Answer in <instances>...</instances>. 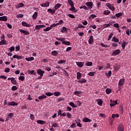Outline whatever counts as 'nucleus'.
Here are the masks:
<instances>
[{"instance_id": "obj_1", "label": "nucleus", "mask_w": 131, "mask_h": 131, "mask_svg": "<svg viewBox=\"0 0 131 131\" xmlns=\"http://www.w3.org/2000/svg\"><path fill=\"white\" fill-rule=\"evenodd\" d=\"M2 45H7V41L5 40V35L3 34L1 37V41H0V46Z\"/></svg>"}, {"instance_id": "obj_2", "label": "nucleus", "mask_w": 131, "mask_h": 131, "mask_svg": "<svg viewBox=\"0 0 131 131\" xmlns=\"http://www.w3.org/2000/svg\"><path fill=\"white\" fill-rule=\"evenodd\" d=\"M120 53H121V51L119 49H117L113 52L112 55L113 56H117L118 55H119Z\"/></svg>"}, {"instance_id": "obj_3", "label": "nucleus", "mask_w": 131, "mask_h": 131, "mask_svg": "<svg viewBox=\"0 0 131 131\" xmlns=\"http://www.w3.org/2000/svg\"><path fill=\"white\" fill-rule=\"evenodd\" d=\"M106 7L110 9V10H111V11H115V8L113 7L110 3H107L106 4Z\"/></svg>"}, {"instance_id": "obj_4", "label": "nucleus", "mask_w": 131, "mask_h": 131, "mask_svg": "<svg viewBox=\"0 0 131 131\" xmlns=\"http://www.w3.org/2000/svg\"><path fill=\"white\" fill-rule=\"evenodd\" d=\"M124 78H121L120 79L118 83L119 86H122V85L124 84Z\"/></svg>"}, {"instance_id": "obj_5", "label": "nucleus", "mask_w": 131, "mask_h": 131, "mask_svg": "<svg viewBox=\"0 0 131 131\" xmlns=\"http://www.w3.org/2000/svg\"><path fill=\"white\" fill-rule=\"evenodd\" d=\"M19 31L21 33H23L25 35H29L30 33L28 31L24 30L23 29H20Z\"/></svg>"}, {"instance_id": "obj_6", "label": "nucleus", "mask_w": 131, "mask_h": 131, "mask_svg": "<svg viewBox=\"0 0 131 131\" xmlns=\"http://www.w3.org/2000/svg\"><path fill=\"white\" fill-rule=\"evenodd\" d=\"M76 63L78 67H80V68H82L83 67V65H84V62H83L77 61L76 62Z\"/></svg>"}, {"instance_id": "obj_7", "label": "nucleus", "mask_w": 131, "mask_h": 131, "mask_svg": "<svg viewBox=\"0 0 131 131\" xmlns=\"http://www.w3.org/2000/svg\"><path fill=\"white\" fill-rule=\"evenodd\" d=\"M75 122L77 126H78L79 127H81V126H82V125L81 124V123H80L81 122L80 119H77L75 120Z\"/></svg>"}, {"instance_id": "obj_8", "label": "nucleus", "mask_w": 131, "mask_h": 131, "mask_svg": "<svg viewBox=\"0 0 131 131\" xmlns=\"http://www.w3.org/2000/svg\"><path fill=\"white\" fill-rule=\"evenodd\" d=\"M21 25H23V26H24V27H31V25L25 22V21H23L21 23Z\"/></svg>"}, {"instance_id": "obj_9", "label": "nucleus", "mask_w": 131, "mask_h": 131, "mask_svg": "<svg viewBox=\"0 0 131 131\" xmlns=\"http://www.w3.org/2000/svg\"><path fill=\"white\" fill-rule=\"evenodd\" d=\"M117 131H124V128L123 124H120L117 129Z\"/></svg>"}, {"instance_id": "obj_10", "label": "nucleus", "mask_w": 131, "mask_h": 131, "mask_svg": "<svg viewBox=\"0 0 131 131\" xmlns=\"http://www.w3.org/2000/svg\"><path fill=\"white\" fill-rule=\"evenodd\" d=\"M89 45H92L94 42V37L93 35L90 36L89 39L88 40Z\"/></svg>"}, {"instance_id": "obj_11", "label": "nucleus", "mask_w": 131, "mask_h": 131, "mask_svg": "<svg viewBox=\"0 0 131 131\" xmlns=\"http://www.w3.org/2000/svg\"><path fill=\"white\" fill-rule=\"evenodd\" d=\"M18 103L15 101H12L8 103V106H18Z\"/></svg>"}, {"instance_id": "obj_12", "label": "nucleus", "mask_w": 131, "mask_h": 131, "mask_svg": "<svg viewBox=\"0 0 131 131\" xmlns=\"http://www.w3.org/2000/svg\"><path fill=\"white\" fill-rule=\"evenodd\" d=\"M13 58L14 59H17V60H21V59H23V56H19L18 55H14L13 56Z\"/></svg>"}, {"instance_id": "obj_13", "label": "nucleus", "mask_w": 131, "mask_h": 131, "mask_svg": "<svg viewBox=\"0 0 131 131\" xmlns=\"http://www.w3.org/2000/svg\"><path fill=\"white\" fill-rule=\"evenodd\" d=\"M85 5L89 7L88 9H93V3L92 2H87Z\"/></svg>"}, {"instance_id": "obj_14", "label": "nucleus", "mask_w": 131, "mask_h": 131, "mask_svg": "<svg viewBox=\"0 0 131 131\" xmlns=\"http://www.w3.org/2000/svg\"><path fill=\"white\" fill-rule=\"evenodd\" d=\"M43 27H46V26L45 25H36L35 27V29L36 30H39L40 28H42Z\"/></svg>"}, {"instance_id": "obj_15", "label": "nucleus", "mask_w": 131, "mask_h": 131, "mask_svg": "<svg viewBox=\"0 0 131 131\" xmlns=\"http://www.w3.org/2000/svg\"><path fill=\"white\" fill-rule=\"evenodd\" d=\"M0 21H4L5 22H7L8 21V18L6 16H3L0 17Z\"/></svg>"}, {"instance_id": "obj_16", "label": "nucleus", "mask_w": 131, "mask_h": 131, "mask_svg": "<svg viewBox=\"0 0 131 131\" xmlns=\"http://www.w3.org/2000/svg\"><path fill=\"white\" fill-rule=\"evenodd\" d=\"M61 6H62L61 4L58 3L54 6V9H55V11H57V10H58L59 8H61Z\"/></svg>"}, {"instance_id": "obj_17", "label": "nucleus", "mask_w": 131, "mask_h": 131, "mask_svg": "<svg viewBox=\"0 0 131 131\" xmlns=\"http://www.w3.org/2000/svg\"><path fill=\"white\" fill-rule=\"evenodd\" d=\"M37 73L39 75L43 76V73H45V71L41 70V69H39L37 71Z\"/></svg>"}, {"instance_id": "obj_18", "label": "nucleus", "mask_w": 131, "mask_h": 131, "mask_svg": "<svg viewBox=\"0 0 131 131\" xmlns=\"http://www.w3.org/2000/svg\"><path fill=\"white\" fill-rule=\"evenodd\" d=\"M71 7L69 9L70 11L74 12V13H76V12H77V10L75 9V8L74 7V5H73V6Z\"/></svg>"}, {"instance_id": "obj_19", "label": "nucleus", "mask_w": 131, "mask_h": 131, "mask_svg": "<svg viewBox=\"0 0 131 131\" xmlns=\"http://www.w3.org/2000/svg\"><path fill=\"white\" fill-rule=\"evenodd\" d=\"M37 123H38V124H46V121L41 120H38L36 121Z\"/></svg>"}, {"instance_id": "obj_20", "label": "nucleus", "mask_w": 131, "mask_h": 131, "mask_svg": "<svg viewBox=\"0 0 131 131\" xmlns=\"http://www.w3.org/2000/svg\"><path fill=\"white\" fill-rule=\"evenodd\" d=\"M96 101L97 102V104L99 106H102V105L103 104V100L101 99H98L96 100Z\"/></svg>"}, {"instance_id": "obj_21", "label": "nucleus", "mask_w": 131, "mask_h": 131, "mask_svg": "<svg viewBox=\"0 0 131 131\" xmlns=\"http://www.w3.org/2000/svg\"><path fill=\"white\" fill-rule=\"evenodd\" d=\"M24 4L23 3H19L15 6L16 9H19V8H23Z\"/></svg>"}, {"instance_id": "obj_22", "label": "nucleus", "mask_w": 131, "mask_h": 131, "mask_svg": "<svg viewBox=\"0 0 131 131\" xmlns=\"http://www.w3.org/2000/svg\"><path fill=\"white\" fill-rule=\"evenodd\" d=\"M47 11L49 12V13H51V14H55L56 12V10L54 9H52L51 8H49L47 10Z\"/></svg>"}, {"instance_id": "obj_23", "label": "nucleus", "mask_w": 131, "mask_h": 131, "mask_svg": "<svg viewBox=\"0 0 131 131\" xmlns=\"http://www.w3.org/2000/svg\"><path fill=\"white\" fill-rule=\"evenodd\" d=\"M26 61H27L28 62H30V61H33L34 60V57H26L25 58Z\"/></svg>"}, {"instance_id": "obj_24", "label": "nucleus", "mask_w": 131, "mask_h": 131, "mask_svg": "<svg viewBox=\"0 0 131 131\" xmlns=\"http://www.w3.org/2000/svg\"><path fill=\"white\" fill-rule=\"evenodd\" d=\"M37 15H38V13L37 12H35L34 14H33L32 15L33 20H35V19L37 18Z\"/></svg>"}, {"instance_id": "obj_25", "label": "nucleus", "mask_w": 131, "mask_h": 131, "mask_svg": "<svg viewBox=\"0 0 131 131\" xmlns=\"http://www.w3.org/2000/svg\"><path fill=\"white\" fill-rule=\"evenodd\" d=\"M83 122H91L92 120L89 119V118L86 117L83 119Z\"/></svg>"}, {"instance_id": "obj_26", "label": "nucleus", "mask_w": 131, "mask_h": 131, "mask_svg": "<svg viewBox=\"0 0 131 131\" xmlns=\"http://www.w3.org/2000/svg\"><path fill=\"white\" fill-rule=\"evenodd\" d=\"M110 105L111 107H114V106H115L116 105H117V100H115L112 103H110Z\"/></svg>"}, {"instance_id": "obj_27", "label": "nucleus", "mask_w": 131, "mask_h": 131, "mask_svg": "<svg viewBox=\"0 0 131 131\" xmlns=\"http://www.w3.org/2000/svg\"><path fill=\"white\" fill-rule=\"evenodd\" d=\"M112 26V24H104L103 26V28H107V27H110V26Z\"/></svg>"}, {"instance_id": "obj_28", "label": "nucleus", "mask_w": 131, "mask_h": 131, "mask_svg": "<svg viewBox=\"0 0 131 131\" xmlns=\"http://www.w3.org/2000/svg\"><path fill=\"white\" fill-rule=\"evenodd\" d=\"M46 98H47V96L43 94L42 95L39 96L38 99H39V100H43V99H46Z\"/></svg>"}, {"instance_id": "obj_29", "label": "nucleus", "mask_w": 131, "mask_h": 131, "mask_svg": "<svg viewBox=\"0 0 131 131\" xmlns=\"http://www.w3.org/2000/svg\"><path fill=\"white\" fill-rule=\"evenodd\" d=\"M11 83H12V84H17V82L16 81V80L15 79V78H11Z\"/></svg>"}, {"instance_id": "obj_30", "label": "nucleus", "mask_w": 131, "mask_h": 131, "mask_svg": "<svg viewBox=\"0 0 131 131\" xmlns=\"http://www.w3.org/2000/svg\"><path fill=\"white\" fill-rule=\"evenodd\" d=\"M69 105L71 106V107H73V108H77V105H75V104L72 102H70Z\"/></svg>"}, {"instance_id": "obj_31", "label": "nucleus", "mask_w": 131, "mask_h": 131, "mask_svg": "<svg viewBox=\"0 0 131 131\" xmlns=\"http://www.w3.org/2000/svg\"><path fill=\"white\" fill-rule=\"evenodd\" d=\"M78 82L79 83H85V82H86V80H85V79H82L80 80H78Z\"/></svg>"}, {"instance_id": "obj_32", "label": "nucleus", "mask_w": 131, "mask_h": 131, "mask_svg": "<svg viewBox=\"0 0 131 131\" xmlns=\"http://www.w3.org/2000/svg\"><path fill=\"white\" fill-rule=\"evenodd\" d=\"M112 41H114V42H118V41H119V39L116 38V37L114 36L112 38Z\"/></svg>"}, {"instance_id": "obj_33", "label": "nucleus", "mask_w": 131, "mask_h": 131, "mask_svg": "<svg viewBox=\"0 0 131 131\" xmlns=\"http://www.w3.org/2000/svg\"><path fill=\"white\" fill-rule=\"evenodd\" d=\"M121 46L123 50H124V49H125V46H126V42H125V41H123L121 44Z\"/></svg>"}, {"instance_id": "obj_34", "label": "nucleus", "mask_w": 131, "mask_h": 131, "mask_svg": "<svg viewBox=\"0 0 131 131\" xmlns=\"http://www.w3.org/2000/svg\"><path fill=\"white\" fill-rule=\"evenodd\" d=\"M51 54L53 56H55V57L58 56V52L56 51H53L51 52Z\"/></svg>"}, {"instance_id": "obj_35", "label": "nucleus", "mask_w": 131, "mask_h": 131, "mask_svg": "<svg viewBox=\"0 0 131 131\" xmlns=\"http://www.w3.org/2000/svg\"><path fill=\"white\" fill-rule=\"evenodd\" d=\"M77 78L79 80L81 78V73H80V72L77 73Z\"/></svg>"}, {"instance_id": "obj_36", "label": "nucleus", "mask_w": 131, "mask_h": 131, "mask_svg": "<svg viewBox=\"0 0 131 131\" xmlns=\"http://www.w3.org/2000/svg\"><path fill=\"white\" fill-rule=\"evenodd\" d=\"M122 15H123V13L122 12H119L118 13L116 14L115 16L116 17H117V18H119V17H120L121 16H122Z\"/></svg>"}, {"instance_id": "obj_37", "label": "nucleus", "mask_w": 131, "mask_h": 131, "mask_svg": "<svg viewBox=\"0 0 131 131\" xmlns=\"http://www.w3.org/2000/svg\"><path fill=\"white\" fill-rule=\"evenodd\" d=\"M68 2L71 7H73V6H74V4H73V1H72V0H68Z\"/></svg>"}, {"instance_id": "obj_38", "label": "nucleus", "mask_w": 131, "mask_h": 131, "mask_svg": "<svg viewBox=\"0 0 131 131\" xmlns=\"http://www.w3.org/2000/svg\"><path fill=\"white\" fill-rule=\"evenodd\" d=\"M61 32H67V28L66 27H62L61 30Z\"/></svg>"}, {"instance_id": "obj_39", "label": "nucleus", "mask_w": 131, "mask_h": 131, "mask_svg": "<svg viewBox=\"0 0 131 131\" xmlns=\"http://www.w3.org/2000/svg\"><path fill=\"white\" fill-rule=\"evenodd\" d=\"M57 40H59V41H61L62 43H63V42L65 41V38H61V37L58 38Z\"/></svg>"}, {"instance_id": "obj_40", "label": "nucleus", "mask_w": 131, "mask_h": 131, "mask_svg": "<svg viewBox=\"0 0 131 131\" xmlns=\"http://www.w3.org/2000/svg\"><path fill=\"white\" fill-rule=\"evenodd\" d=\"M80 9H84V10H85L86 11H88L89 10V8L85 6H82L80 7Z\"/></svg>"}, {"instance_id": "obj_41", "label": "nucleus", "mask_w": 131, "mask_h": 131, "mask_svg": "<svg viewBox=\"0 0 131 131\" xmlns=\"http://www.w3.org/2000/svg\"><path fill=\"white\" fill-rule=\"evenodd\" d=\"M111 12L110 10H105L103 12L104 15H109Z\"/></svg>"}, {"instance_id": "obj_42", "label": "nucleus", "mask_w": 131, "mask_h": 131, "mask_svg": "<svg viewBox=\"0 0 131 131\" xmlns=\"http://www.w3.org/2000/svg\"><path fill=\"white\" fill-rule=\"evenodd\" d=\"M95 73L96 72H90L88 73V75H89V76H94Z\"/></svg>"}, {"instance_id": "obj_43", "label": "nucleus", "mask_w": 131, "mask_h": 131, "mask_svg": "<svg viewBox=\"0 0 131 131\" xmlns=\"http://www.w3.org/2000/svg\"><path fill=\"white\" fill-rule=\"evenodd\" d=\"M63 44L66 45V46H70V45H71V43H70V41H64L63 42Z\"/></svg>"}, {"instance_id": "obj_44", "label": "nucleus", "mask_w": 131, "mask_h": 131, "mask_svg": "<svg viewBox=\"0 0 131 131\" xmlns=\"http://www.w3.org/2000/svg\"><path fill=\"white\" fill-rule=\"evenodd\" d=\"M53 95L55 96V97H58V96H60L61 95V93L58 92H55L54 93Z\"/></svg>"}, {"instance_id": "obj_45", "label": "nucleus", "mask_w": 131, "mask_h": 131, "mask_svg": "<svg viewBox=\"0 0 131 131\" xmlns=\"http://www.w3.org/2000/svg\"><path fill=\"white\" fill-rule=\"evenodd\" d=\"M18 79L19 80H21V81H24V79H25V77L23 76H20L18 78Z\"/></svg>"}, {"instance_id": "obj_46", "label": "nucleus", "mask_w": 131, "mask_h": 131, "mask_svg": "<svg viewBox=\"0 0 131 131\" xmlns=\"http://www.w3.org/2000/svg\"><path fill=\"white\" fill-rule=\"evenodd\" d=\"M105 93L107 95H109L110 94H111V90L109 89H107L105 90Z\"/></svg>"}, {"instance_id": "obj_47", "label": "nucleus", "mask_w": 131, "mask_h": 131, "mask_svg": "<svg viewBox=\"0 0 131 131\" xmlns=\"http://www.w3.org/2000/svg\"><path fill=\"white\" fill-rule=\"evenodd\" d=\"M112 72L111 71H110L108 73H106V76H107L108 77H110V76L112 75Z\"/></svg>"}, {"instance_id": "obj_48", "label": "nucleus", "mask_w": 131, "mask_h": 131, "mask_svg": "<svg viewBox=\"0 0 131 131\" xmlns=\"http://www.w3.org/2000/svg\"><path fill=\"white\" fill-rule=\"evenodd\" d=\"M119 68H120L119 66H116L114 67V69L115 71H118V70H119Z\"/></svg>"}, {"instance_id": "obj_49", "label": "nucleus", "mask_w": 131, "mask_h": 131, "mask_svg": "<svg viewBox=\"0 0 131 131\" xmlns=\"http://www.w3.org/2000/svg\"><path fill=\"white\" fill-rule=\"evenodd\" d=\"M113 33H111L109 35H108V37L107 38V40H110V39H111V38H112V36H113Z\"/></svg>"}, {"instance_id": "obj_50", "label": "nucleus", "mask_w": 131, "mask_h": 131, "mask_svg": "<svg viewBox=\"0 0 131 131\" xmlns=\"http://www.w3.org/2000/svg\"><path fill=\"white\" fill-rule=\"evenodd\" d=\"M85 65V66H92L93 65V62L88 61Z\"/></svg>"}, {"instance_id": "obj_51", "label": "nucleus", "mask_w": 131, "mask_h": 131, "mask_svg": "<svg viewBox=\"0 0 131 131\" xmlns=\"http://www.w3.org/2000/svg\"><path fill=\"white\" fill-rule=\"evenodd\" d=\"M9 51L10 53H12V52H14L15 51V47H11L9 48Z\"/></svg>"}, {"instance_id": "obj_52", "label": "nucleus", "mask_w": 131, "mask_h": 131, "mask_svg": "<svg viewBox=\"0 0 131 131\" xmlns=\"http://www.w3.org/2000/svg\"><path fill=\"white\" fill-rule=\"evenodd\" d=\"M45 95H46V96H48V97H51V96H53L54 94L51 93L50 92H48V93H46Z\"/></svg>"}, {"instance_id": "obj_53", "label": "nucleus", "mask_w": 131, "mask_h": 131, "mask_svg": "<svg viewBox=\"0 0 131 131\" xmlns=\"http://www.w3.org/2000/svg\"><path fill=\"white\" fill-rule=\"evenodd\" d=\"M51 29H52V28L51 27H47L46 29H43V31H50V30H51Z\"/></svg>"}, {"instance_id": "obj_54", "label": "nucleus", "mask_w": 131, "mask_h": 131, "mask_svg": "<svg viewBox=\"0 0 131 131\" xmlns=\"http://www.w3.org/2000/svg\"><path fill=\"white\" fill-rule=\"evenodd\" d=\"M13 116H14L13 113H9L8 114V117H9V118H13Z\"/></svg>"}, {"instance_id": "obj_55", "label": "nucleus", "mask_w": 131, "mask_h": 131, "mask_svg": "<svg viewBox=\"0 0 131 131\" xmlns=\"http://www.w3.org/2000/svg\"><path fill=\"white\" fill-rule=\"evenodd\" d=\"M63 63H66V60H59L58 61V64H63Z\"/></svg>"}, {"instance_id": "obj_56", "label": "nucleus", "mask_w": 131, "mask_h": 131, "mask_svg": "<svg viewBox=\"0 0 131 131\" xmlns=\"http://www.w3.org/2000/svg\"><path fill=\"white\" fill-rule=\"evenodd\" d=\"M100 45L101 46V47H103V48H109V46L106 45L103 43H101Z\"/></svg>"}, {"instance_id": "obj_57", "label": "nucleus", "mask_w": 131, "mask_h": 131, "mask_svg": "<svg viewBox=\"0 0 131 131\" xmlns=\"http://www.w3.org/2000/svg\"><path fill=\"white\" fill-rule=\"evenodd\" d=\"M115 117H119V115L118 114H113L112 116V118H115Z\"/></svg>"}, {"instance_id": "obj_58", "label": "nucleus", "mask_w": 131, "mask_h": 131, "mask_svg": "<svg viewBox=\"0 0 131 131\" xmlns=\"http://www.w3.org/2000/svg\"><path fill=\"white\" fill-rule=\"evenodd\" d=\"M74 94H75L76 95H80V94H81V91H75Z\"/></svg>"}, {"instance_id": "obj_59", "label": "nucleus", "mask_w": 131, "mask_h": 131, "mask_svg": "<svg viewBox=\"0 0 131 131\" xmlns=\"http://www.w3.org/2000/svg\"><path fill=\"white\" fill-rule=\"evenodd\" d=\"M63 23H64V21H63V20L61 19L58 21V23H57V25H61V24H63Z\"/></svg>"}, {"instance_id": "obj_60", "label": "nucleus", "mask_w": 131, "mask_h": 131, "mask_svg": "<svg viewBox=\"0 0 131 131\" xmlns=\"http://www.w3.org/2000/svg\"><path fill=\"white\" fill-rule=\"evenodd\" d=\"M5 72H6V73H9V72H10V68H6L5 69Z\"/></svg>"}, {"instance_id": "obj_61", "label": "nucleus", "mask_w": 131, "mask_h": 131, "mask_svg": "<svg viewBox=\"0 0 131 131\" xmlns=\"http://www.w3.org/2000/svg\"><path fill=\"white\" fill-rule=\"evenodd\" d=\"M24 15H23V14H19L18 15H17V16H16V17L17 18H23V16H24Z\"/></svg>"}, {"instance_id": "obj_62", "label": "nucleus", "mask_w": 131, "mask_h": 131, "mask_svg": "<svg viewBox=\"0 0 131 131\" xmlns=\"http://www.w3.org/2000/svg\"><path fill=\"white\" fill-rule=\"evenodd\" d=\"M52 127H58V124L54 123L52 125Z\"/></svg>"}, {"instance_id": "obj_63", "label": "nucleus", "mask_w": 131, "mask_h": 131, "mask_svg": "<svg viewBox=\"0 0 131 131\" xmlns=\"http://www.w3.org/2000/svg\"><path fill=\"white\" fill-rule=\"evenodd\" d=\"M67 117H68V118H71V116H72L71 115V114H70V113H67Z\"/></svg>"}, {"instance_id": "obj_64", "label": "nucleus", "mask_w": 131, "mask_h": 131, "mask_svg": "<svg viewBox=\"0 0 131 131\" xmlns=\"http://www.w3.org/2000/svg\"><path fill=\"white\" fill-rule=\"evenodd\" d=\"M30 118H31V120H34V115L31 114L30 115Z\"/></svg>"}]
</instances>
